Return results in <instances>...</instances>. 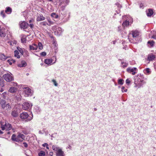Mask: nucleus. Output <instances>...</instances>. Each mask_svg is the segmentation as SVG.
<instances>
[{"label":"nucleus","mask_w":156,"mask_h":156,"mask_svg":"<svg viewBox=\"0 0 156 156\" xmlns=\"http://www.w3.org/2000/svg\"><path fill=\"white\" fill-rule=\"evenodd\" d=\"M147 43L148 44H150L151 47H153L154 45L155 42L153 41H148Z\"/></svg>","instance_id":"obj_32"},{"label":"nucleus","mask_w":156,"mask_h":156,"mask_svg":"<svg viewBox=\"0 0 156 156\" xmlns=\"http://www.w3.org/2000/svg\"><path fill=\"white\" fill-rule=\"evenodd\" d=\"M3 77L5 80L8 82H11L13 80V77L9 73L4 75Z\"/></svg>","instance_id":"obj_5"},{"label":"nucleus","mask_w":156,"mask_h":156,"mask_svg":"<svg viewBox=\"0 0 156 156\" xmlns=\"http://www.w3.org/2000/svg\"><path fill=\"white\" fill-rule=\"evenodd\" d=\"M14 56L17 58H20V55H19V53L18 50H15L14 51Z\"/></svg>","instance_id":"obj_21"},{"label":"nucleus","mask_w":156,"mask_h":156,"mask_svg":"<svg viewBox=\"0 0 156 156\" xmlns=\"http://www.w3.org/2000/svg\"><path fill=\"white\" fill-rule=\"evenodd\" d=\"M27 39L26 37L25 36H23L21 38V41L22 43H25L26 42Z\"/></svg>","instance_id":"obj_28"},{"label":"nucleus","mask_w":156,"mask_h":156,"mask_svg":"<svg viewBox=\"0 0 156 156\" xmlns=\"http://www.w3.org/2000/svg\"><path fill=\"white\" fill-rule=\"evenodd\" d=\"M1 15L2 16L3 18H4L5 17V14L4 11V10L2 11L1 12Z\"/></svg>","instance_id":"obj_38"},{"label":"nucleus","mask_w":156,"mask_h":156,"mask_svg":"<svg viewBox=\"0 0 156 156\" xmlns=\"http://www.w3.org/2000/svg\"><path fill=\"white\" fill-rule=\"evenodd\" d=\"M6 92H4L2 94V97L3 98H6Z\"/></svg>","instance_id":"obj_43"},{"label":"nucleus","mask_w":156,"mask_h":156,"mask_svg":"<svg viewBox=\"0 0 156 156\" xmlns=\"http://www.w3.org/2000/svg\"><path fill=\"white\" fill-rule=\"evenodd\" d=\"M1 128L2 130H5L6 131L10 130L12 128V126L8 122L3 120L1 122Z\"/></svg>","instance_id":"obj_2"},{"label":"nucleus","mask_w":156,"mask_h":156,"mask_svg":"<svg viewBox=\"0 0 156 156\" xmlns=\"http://www.w3.org/2000/svg\"><path fill=\"white\" fill-rule=\"evenodd\" d=\"M10 45H12V43H10Z\"/></svg>","instance_id":"obj_58"},{"label":"nucleus","mask_w":156,"mask_h":156,"mask_svg":"<svg viewBox=\"0 0 156 156\" xmlns=\"http://www.w3.org/2000/svg\"><path fill=\"white\" fill-rule=\"evenodd\" d=\"M17 88L16 87H11L9 88L8 91L11 93H14L17 91Z\"/></svg>","instance_id":"obj_15"},{"label":"nucleus","mask_w":156,"mask_h":156,"mask_svg":"<svg viewBox=\"0 0 156 156\" xmlns=\"http://www.w3.org/2000/svg\"><path fill=\"white\" fill-rule=\"evenodd\" d=\"M7 58V57L4 54H0V59L3 61L5 60Z\"/></svg>","instance_id":"obj_22"},{"label":"nucleus","mask_w":156,"mask_h":156,"mask_svg":"<svg viewBox=\"0 0 156 156\" xmlns=\"http://www.w3.org/2000/svg\"><path fill=\"white\" fill-rule=\"evenodd\" d=\"M146 72L148 74H149L150 73V69L149 68H146Z\"/></svg>","instance_id":"obj_46"},{"label":"nucleus","mask_w":156,"mask_h":156,"mask_svg":"<svg viewBox=\"0 0 156 156\" xmlns=\"http://www.w3.org/2000/svg\"><path fill=\"white\" fill-rule=\"evenodd\" d=\"M144 6L143 4L142 3H141L140 5V8H142Z\"/></svg>","instance_id":"obj_53"},{"label":"nucleus","mask_w":156,"mask_h":156,"mask_svg":"<svg viewBox=\"0 0 156 156\" xmlns=\"http://www.w3.org/2000/svg\"><path fill=\"white\" fill-rule=\"evenodd\" d=\"M126 84H129L130 83V81L128 79L126 80Z\"/></svg>","instance_id":"obj_49"},{"label":"nucleus","mask_w":156,"mask_h":156,"mask_svg":"<svg viewBox=\"0 0 156 156\" xmlns=\"http://www.w3.org/2000/svg\"><path fill=\"white\" fill-rule=\"evenodd\" d=\"M155 58V56L153 54H150L148 55L147 59L149 61L154 60Z\"/></svg>","instance_id":"obj_14"},{"label":"nucleus","mask_w":156,"mask_h":156,"mask_svg":"<svg viewBox=\"0 0 156 156\" xmlns=\"http://www.w3.org/2000/svg\"><path fill=\"white\" fill-rule=\"evenodd\" d=\"M25 136L23 134L18 132L17 136L15 134H12L11 139L13 141L17 142H22L23 140L25 139Z\"/></svg>","instance_id":"obj_1"},{"label":"nucleus","mask_w":156,"mask_h":156,"mask_svg":"<svg viewBox=\"0 0 156 156\" xmlns=\"http://www.w3.org/2000/svg\"><path fill=\"white\" fill-rule=\"evenodd\" d=\"M7 62L8 63H9V64L10 65H12L13 63H14L16 62V61L15 60L13 59L10 58L8 60Z\"/></svg>","instance_id":"obj_26"},{"label":"nucleus","mask_w":156,"mask_h":156,"mask_svg":"<svg viewBox=\"0 0 156 156\" xmlns=\"http://www.w3.org/2000/svg\"><path fill=\"white\" fill-rule=\"evenodd\" d=\"M30 50H37L38 48V46L35 44H33L32 45H29Z\"/></svg>","instance_id":"obj_11"},{"label":"nucleus","mask_w":156,"mask_h":156,"mask_svg":"<svg viewBox=\"0 0 156 156\" xmlns=\"http://www.w3.org/2000/svg\"><path fill=\"white\" fill-rule=\"evenodd\" d=\"M11 108V106L9 104H6L5 105V109L8 110H9V109Z\"/></svg>","instance_id":"obj_35"},{"label":"nucleus","mask_w":156,"mask_h":156,"mask_svg":"<svg viewBox=\"0 0 156 156\" xmlns=\"http://www.w3.org/2000/svg\"><path fill=\"white\" fill-rule=\"evenodd\" d=\"M3 132L1 130H0V134H3Z\"/></svg>","instance_id":"obj_54"},{"label":"nucleus","mask_w":156,"mask_h":156,"mask_svg":"<svg viewBox=\"0 0 156 156\" xmlns=\"http://www.w3.org/2000/svg\"><path fill=\"white\" fill-rule=\"evenodd\" d=\"M40 55H41L43 56H45L46 55V53L45 52H43L41 53Z\"/></svg>","instance_id":"obj_44"},{"label":"nucleus","mask_w":156,"mask_h":156,"mask_svg":"<svg viewBox=\"0 0 156 156\" xmlns=\"http://www.w3.org/2000/svg\"><path fill=\"white\" fill-rule=\"evenodd\" d=\"M48 1L49 2H52V0H48Z\"/></svg>","instance_id":"obj_57"},{"label":"nucleus","mask_w":156,"mask_h":156,"mask_svg":"<svg viewBox=\"0 0 156 156\" xmlns=\"http://www.w3.org/2000/svg\"><path fill=\"white\" fill-rule=\"evenodd\" d=\"M124 80L123 79H119L118 80V83L119 84L122 85L123 84V82Z\"/></svg>","instance_id":"obj_37"},{"label":"nucleus","mask_w":156,"mask_h":156,"mask_svg":"<svg viewBox=\"0 0 156 156\" xmlns=\"http://www.w3.org/2000/svg\"><path fill=\"white\" fill-rule=\"evenodd\" d=\"M5 29L4 28H1L0 26V37H4L6 35L5 33Z\"/></svg>","instance_id":"obj_9"},{"label":"nucleus","mask_w":156,"mask_h":156,"mask_svg":"<svg viewBox=\"0 0 156 156\" xmlns=\"http://www.w3.org/2000/svg\"><path fill=\"white\" fill-rule=\"evenodd\" d=\"M53 62L52 59H46L44 60V62L48 65H50Z\"/></svg>","instance_id":"obj_18"},{"label":"nucleus","mask_w":156,"mask_h":156,"mask_svg":"<svg viewBox=\"0 0 156 156\" xmlns=\"http://www.w3.org/2000/svg\"><path fill=\"white\" fill-rule=\"evenodd\" d=\"M56 155L57 156H64V153L61 148L57 152Z\"/></svg>","instance_id":"obj_16"},{"label":"nucleus","mask_w":156,"mask_h":156,"mask_svg":"<svg viewBox=\"0 0 156 156\" xmlns=\"http://www.w3.org/2000/svg\"><path fill=\"white\" fill-rule=\"evenodd\" d=\"M27 66L26 62L23 61H21L20 64L18 65V66L20 67H24Z\"/></svg>","instance_id":"obj_20"},{"label":"nucleus","mask_w":156,"mask_h":156,"mask_svg":"<svg viewBox=\"0 0 156 156\" xmlns=\"http://www.w3.org/2000/svg\"><path fill=\"white\" fill-rule=\"evenodd\" d=\"M20 27L21 29H26L28 28L29 24L25 21H21L20 24Z\"/></svg>","instance_id":"obj_6"},{"label":"nucleus","mask_w":156,"mask_h":156,"mask_svg":"<svg viewBox=\"0 0 156 156\" xmlns=\"http://www.w3.org/2000/svg\"><path fill=\"white\" fill-rule=\"evenodd\" d=\"M129 21L125 20L122 23V25L124 27H127L129 26Z\"/></svg>","instance_id":"obj_25"},{"label":"nucleus","mask_w":156,"mask_h":156,"mask_svg":"<svg viewBox=\"0 0 156 156\" xmlns=\"http://www.w3.org/2000/svg\"><path fill=\"white\" fill-rule=\"evenodd\" d=\"M38 46L39 48V49H40V50L42 49L43 48V45L40 42L38 43Z\"/></svg>","instance_id":"obj_36"},{"label":"nucleus","mask_w":156,"mask_h":156,"mask_svg":"<svg viewBox=\"0 0 156 156\" xmlns=\"http://www.w3.org/2000/svg\"><path fill=\"white\" fill-rule=\"evenodd\" d=\"M0 86L2 87L4 86V84L3 80L0 81Z\"/></svg>","instance_id":"obj_40"},{"label":"nucleus","mask_w":156,"mask_h":156,"mask_svg":"<svg viewBox=\"0 0 156 156\" xmlns=\"http://www.w3.org/2000/svg\"><path fill=\"white\" fill-rule=\"evenodd\" d=\"M52 81L53 82L55 86H57L58 85V83L56 82V80L54 79H53L52 80Z\"/></svg>","instance_id":"obj_39"},{"label":"nucleus","mask_w":156,"mask_h":156,"mask_svg":"<svg viewBox=\"0 0 156 156\" xmlns=\"http://www.w3.org/2000/svg\"><path fill=\"white\" fill-rule=\"evenodd\" d=\"M5 103L6 101L5 100L2 99L0 101V105H1L2 108L3 109L5 108Z\"/></svg>","instance_id":"obj_17"},{"label":"nucleus","mask_w":156,"mask_h":156,"mask_svg":"<svg viewBox=\"0 0 156 156\" xmlns=\"http://www.w3.org/2000/svg\"><path fill=\"white\" fill-rule=\"evenodd\" d=\"M38 155L39 156H45V153L44 151H41L40 152L38 153Z\"/></svg>","instance_id":"obj_33"},{"label":"nucleus","mask_w":156,"mask_h":156,"mask_svg":"<svg viewBox=\"0 0 156 156\" xmlns=\"http://www.w3.org/2000/svg\"><path fill=\"white\" fill-rule=\"evenodd\" d=\"M45 19V17L42 14L39 15L37 17V21H40L44 20Z\"/></svg>","instance_id":"obj_12"},{"label":"nucleus","mask_w":156,"mask_h":156,"mask_svg":"<svg viewBox=\"0 0 156 156\" xmlns=\"http://www.w3.org/2000/svg\"><path fill=\"white\" fill-rule=\"evenodd\" d=\"M43 9H43V8H42V9H41V10H43Z\"/></svg>","instance_id":"obj_59"},{"label":"nucleus","mask_w":156,"mask_h":156,"mask_svg":"<svg viewBox=\"0 0 156 156\" xmlns=\"http://www.w3.org/2000/svg\"><path fill=\"white\" fill-rule=\"evenodd\" d=\"M135 83L136 84V82H135Z\"/></svg>","instance_id":"obj_60"},{"label":"nucleus","mask_w":156,"mask_h":156,"mask_svg":"<svg viewBox=\"0 0 156 156\" xmlns=\"http://www.w3.org/2000/svg\"><path fill=\"white\" fill-rule=\"evenodd\" d=\"M47 145H48V144L47 143H45L44 144H42V146L44 147H45Z\"/></svg>","instance_id":"obj_52"},{"label":"nucleus","mask_w":156,"mask_h":156,"mask_svg":"<svg viewBox=\"0 0 156 156\" xmlns=\"http://www.w3.org/2000/svg\"><path fill=\"white\" fill-rule=\"evenodd\" d=\"M23 92L25 97H28L32 95L33 93L31 89L28 87H25L23 88Z\"/></svg>","instance_id":"obj_4"},{"label":"nucleus","mask_w":156,"mask_h":156,"mask_svg":"<svg viewBox=\"0 0 156 156\" xmlns=\"http://www.w3.org/2000/svg\"><path fill=\"white\" fill-rule=\"evenodd\" d=\"M146 12L148 16H151L154 13L153 10L151 9H149L147 10Z\"/></svg>","instance_id":"obj_13"},{"label":"nucleus","mask_w":156,"mask_h":156,"mask_svg":"<svg viewBox=\"0 0 156 156\" xmlns=\"http://www.w3.org/2000/svg\"><path fill=\"white\" fill-rule=\"evenodd\" d=\"M52 148L54 151H56L57 152L60 149L59 147H58L56 145H53Z\"/></svg>","instance_id":"obj_30"},{"label":"nucleus","mask_w":156,"mask_h":156,"mask_svg":"<svg viewBox=\"0 0 156 156\" xmlns=\"http://www.w3.org/2000/svg\"><path fill=\"white\" fill-rule=\"evenodd\" d=\"M29 117V115L27 112H23L20 115V117L21 119H25Z\"/></svg>","instance_id":"obj_10"},{"label":"nucleus","mask_w":156,"mask_h":156,"mask_svg":"<svg viewBox=\"0 0 156 156\" xmlns=\"http://www.w3.org/2000/svg\"><path fill=\"white\" fill-rule=\"evenodd\" d=\"M23 144L24 147H25L27 148L28 147L27 144L26 142H23Z\"/></svg>","instance_id":"obj_48"},{"label":"nucleus","mask_w":156,"mask_h":156,"mask_svg":"<svg viewBox=\"0 0 156 156\" xmlns=\"http://www.w3.org/2000/svg\"><path fill=\"white\" fill-rule=\"evenodd\" d=\"M48 145H47L46 146V148H47V149H48H48H49V147H48Z\"/></svg>","instance_id":"obj_55"},{"label":"nucleus","mask_w":156,"mask_h":156,"mask_svg":"<svg viewBox=\"0 0 156 156\" xmlns=\"http://www.w3.org/2000/svg\"><path fill=\"white\" fill-rule=\"evenodd\" d=\"M51 16L54 18L57 19L58 17V16L55 12L52 13L51 15Z\"/></svg>","instance_id":"obj_24"},{"label":"nucleus","mask_w":156,"mask_h":156,"mask_svg":"<svg viewBox=\"0 0 156 156\" xmlns=\"http://www.w3.org/2000/svg\"><path fill=\"white\" fill-rule=\"evenodd\" d=\"M11 115L12 116L14 117H16L18 115V112L16 111L15 110L12 112Z\"/></svg>","instance_id":"obj_23"},{"label":"nucleus","mask_w":156,"mask_h":156,"mask_svg":"<svg viewBox=\"0 0 156 156\" xmlns=\"http://www.w3.org/2000/svg\"><path fill=\"white\" fill-rule=\"evenodd\" d=\"M29 26H30L31 28H32L34 26V25L33 24H30L29 25Z\"/></svg>","instance_id":"obj_50"},{"label":"nucleus","mask_w":156,"mask_h":156,"mask_svg":"<svg viewBox=\"0 0 156 156\" xmlns=\"http://www.w3.org/2000/svg\"><path fill=\"white\" fill-rule=\"evenodd\" d=\"M40 25L41 26H46L48 25V23L46 21H43L40 23Z\"/></svg>","instance_id":"obj_34"},{"label":"nucleus","mask_w":156,"mask_h":156,"mask_svg":"<svg viewBox=\"0 0 156 156\" xmlns=\"http://www.w3.org/2000/svg\"><path fill=\"white\" fill-rule=\"evenodd\" d=\"M137 70L136 68L134 67L133 68H131L130 67H128L126 69L127 72L129 73H132L133 75H134L136 73V72H134Z\"/></svg>","instance_id":"obj_7"},{"label":"nucleus","mask_w":156,"mask_h":156,"mask_svg":"<svg viewBox=\"0 0 156 156\" xmlns=\"http://www.w3.org/2000/svg\"><path fill=\"white\" fill-rule=\"evenodd\" d=\"M23 108L24 110H27L32 107V105L28 102H25L23 104Z\"/></svg>","instance_id":"obj_8"},{"label":"nucleus","mask_w":156,"mask_h":156,"mask_svg":"<svg viewBox=\"0 0 156 156\" xmlns=\"http://www.w3.org/2000/svg\"><path fill=\"white\" fill-rule=\"evenodd\" d=\"M23 54H23V55L24 57H28L29 56V53L27 50H24Z\"/></svg>","instance_id":"obj_31"},{"label":"nucleus","mask_w":156,"mask_h":156,"mask_svg":"<svg viewBox=\"0 0 156 156\" xmlns=\"http://www.w3.org/2000/svg\"><path fill=\"white\" fill-rule=\"evenodd\" d=\"M32 22V20H29V23H31V22Z\"/></svg>","instance_id":"obj_56"},{"label":"nucleus","mask_w":156,"mask_h":156,"mask_svg":"<svg viewBox=\"0 0 156 156\" xmlns=\"http://www.w3.org/2000/svg\"><path fill=\"white\" fill-rule=\"evenodd\" d=\"M4 91L3 88L2 87L0 89V92L2 93Z\"/></svg>","instance_id":"obj_51"},{"label":"nucleus","mask_w":156,"mask_h":156,"mask_svg":"<svg viewBox=\"0 0 156 156\" xmlns=\"http://www.w3.org/2000/svg\"><path fill=\"white\" fill-rule=\"evenodd\" d=\"M122 92H126L127 91V89H125V87H122Z\"/></svg>","instance_id":"obj_41"},{"label":"nucleus","mask_w":156,"mask_h":156,"mask_svg":"<svg viewBox=\"0 0 156 156\" xmlns=\"http://www.w3.org/2000/svg\"><path fill=\"white\" fill-rule=\"evenodd\" d=\"M17 49L18 51L20 52L21 54L22 55H23L24 52L23 49L22 48L19 47H17Z\"/></svg>","instance_id":"obj_29"},{"label":"nucleus","mask_w":156,"mask_h":156,"mask_svg":"<svg viewBox=\"0 0 156 156\" xmlns=\"http://www.w3.org/2000/svg\"><path fill=\"white\" fill-rule=\"evenodd\" d=\"M33 115L32 114V117H29L27 119V121H30L31 120L33 119Z\"/></svg>","instance_id":"obj_47"},{"label":"nucleus","mask_w":156,"mask_h":156,"mask_svg":"<svg viewBox=\"0 0 156 156\" xmlns=\"http://www.w3.org/2000/svg\"><path fill=\"white\" fill-rule=\"evenodd\" d=\"M129 35H132L133 38H132L131 37H130V36H129L128 38L129 41L133 43H136V42L133 40L134 39V38H136L138 37L139 35V33L138 31L136 30H133L131 31Z\"/></svg>","instance_id":"obj_3"},{"label":"nucleus","mask_w":156,"mask_h":156,"mask_svg":"<svg viewBox=\"0 0 156 156\" xmlns=\"http://www.w3.org/2000/svg\"><path fill=\"white\" fill-rule=\"evenodd\" d=\"M5 12L7 14H10L12 12V9L9 7H7L5 10Z\"/></svg>","instance_id":"obj_19"},{"label":"nucleus","mask_w":156,"mask_h":156,"mask_svg":"<svg viewBox=\"0 0 156 156\" xmlns=\"http://www.w3.org/2000/svg\"><path fill=\"white\" fill-rule=\"evenodd\" d=\"M122 64H124V65H123V67L124 68V67H125L126 66H128V63H126V62H122Z\"/></svg>","instance_id":"obj_42"},{"label":"nucleus","mask_w":156,"mask_h":156,"mask_svg":"<svg viewBox=\"0 0 156 156\" xmlns=\"http://www.w3.org/2000/svg\"><path fill=\"white\" fill-rule=\"evenodd\" d=\"M47 21L49 23H48V25L49 26H50L51 25H53L55 23L54 22L51 21V20L50 18L47 19Z\"/></svg>","instance_id":"obj_27"},{"label":"nucleus","mask_w":156,"mask_h":156,"mask_svg":"<svg viewBox=\"0 0 156 156\" xmlns=\"http://www.w3.org/2000/svg\"><path fill=\"white\" fill-rule=\"evenodd\" d=\"M151 38L156 39V31L155 33V34H154L151 36Z\"/></svg>","instance_id":"obj_45"}]
</instances>
